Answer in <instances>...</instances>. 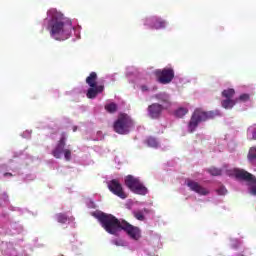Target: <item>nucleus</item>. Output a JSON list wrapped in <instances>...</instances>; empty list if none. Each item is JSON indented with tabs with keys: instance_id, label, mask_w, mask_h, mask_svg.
<instances>
[{
	"instance_id": "f257e3e1",
	"label": "nucleus",
	"mask_w": 256,
	"mask_h": 256,
	"mask_svg": "<svg viewBox=\"0 0 256 256\" xmlns=\"http://www.w3.org/2000/svg\"><path fill=\"white\" fill-rule=\"evenodd\" d=\"M47 15L50 17L48 23L50 37H53L56 41H65V39H69L71 31L73 30V22L68 18H65V16L55 8L50 9L47 12Z\"/></svg>"
},
{
	"instance_id": "f03ea898",
	"label": "nucleus",
	"mask_w": 256,
	"mask_h": 256,
	"mask_svg": "<svg viewBox=\"0 0 256 256\" xmlns=\"http://www.w3.org/2000/svg\"><path fill=\"white\" fill-rule=\"evenodd\" d=\"M93 217L99 221L101 227H103L106 233L116 235L118 231H121L123 220L117 219V217L113 216L112 214H107L105 212H94Z\"/></svg>"
},
{
	"instance_id": "7ed1b4c3",
	"label": "nucleus",
	"mask_w": 256,
	"mask_h": 256,
	"mask_svg": "<svg viewBox=\"0 0 256 256\" xmlns=\"http://www.w3.org/2000/svg\"><path fill=\"white\" fill-rule=\"evenodd\" d=\"M215 117H217V112L205 111L202 108H196L188 122V132L195 133L199 127V123L209 121V119H215Z\"/></svg>"
},
{
	"instance_id": "20e7f679",
	"label": "nucleus",
	"mask_w": 256,
	"mask_h": 256,
	"mask_svg": "<svg viewBox=\"0 0 256 256\" xmlns=\"http://www.w3.org/2000/svg\"><path fill=\"white\" fill-rule=\"evenodd\" d=\"M133 127H135L133 119L125 113H120L113 124V129L118 135H128Z\"/></svg>"
},
{
	"instance_id": "39448f33",
	"label": "nucleus",
	"mask_w": 256,
	"mask_h": 256,
	"mask_svg": "<svg viewBox=\"0 0 256 256\" xmlns=\"http://www.w3.org/2000/svg\"><path fill=\"white\" fill-rule=\"evenodd\" d=\"M157 81L162 85H169L175 79V70L171 67L155 70Z\"/></svg>"
},
{
	"instance_id": "423d86ee",
	"label": "nucleus",
	"mask_w": 256,
	"mask_h": 256,
	"mask_svg": "<svg viewBox=\"0 0 256 256\" xmlns=\"http://www.w3.org/2000/svg\"><path fill=\"white\" fill-rule=\"evenodd\" d=\"M236 179H240L241 181H246L250 186L251 195H256V177L255 175L245 171V170H236L235 171Z\"/></svg>"
},
{
	"instance_id": "0eeeda50",
	"label": "nucleus",
	"mask_w": 256,
	"mask_h": 256,
	"mask_svg": "<svg viewBox=\"0 0 256 256\" xmlns=\"http://www.w3.org/2000/svg\"><path fill=\"white\" fill-rule=\"evenodd\" d=\"M120 231H125L130 239L139 241L141 239V229L137 226L131 225L129 222L122 220V226Z\"/></svg>"
},
{
	"instance_id": "6e6552de",
	"label": "nucleus",
	"mask_w": 256,
	"mask_h": 256,
	"mask_svg": "<svg viewBox=\"0 0 256 256\" xmlns=\"http://www.w3.org/2000/svg\"><path fill=\"white\" fill-rule=\"evenodd\" d=\"M108 189L116 195L117 197H120V199H127V194L123 190V185L120 184L119 180L113 179L108 183Z\"/></svg>"
},
{
	"instance_id": "1a4fd4ad",
	"label": "nucleus",
	"mask_w": 256,
	"mask_h": 256,
	"mask_svg": "<svg viewBox=\"0 0 256 256\" xmlns=\"http://www.w3.org/2000/svg\"><path fill=\"white\" fill-rule=\"evenodd\" d=\"M186 185L189 187L190 191H194V193H198V195H209V190L201 186L199 182L188 179Z\"/></svg>"
},
{
	"instance_id": "9d476101",
	"label": "nucleus",
	"mask_w": 256,
	"mask_h": 256,
	"mask_svg": "<svg viewBox=\"0 0 256 256\" xmlns=\"http://www.w3.org/2000/svg\"><path fill=\"white\" fill-rule=\"evenodd\" d=\"M163 109H165L163 105L159 103H153L148 106V115L151 119H159L163 113Z\"/></svg>"
},
{
	"instance_id": "9b49d317",
	"label": "nucleus",
	"mask_w": 256,
	"mask_h": 256,
	"mask_svg": "<svg viewBox=\"0 0 256 256\" xmlns=\"http://www.w3.org/2000/svg\"><path fill=\"white\" fill-rule=\"evenodd\" d=\"M65 141H66L65 136H62L58 141L55 149L52 151V155L53 157H55V159H61V155H63L65 151V145H66Z\"/></svg>"
},
{
	"instance_id": "f8f14e48",
	"label": "nucleus",
	"mask_w": 256,
	"mask_h": 256,
	"mask_svg": "<svg viewBox=\"0 0 256 256\" xmlns=\"http://www.w3.org/2000/svg\"><path fill=\"white\" fill-rule=\"evenodd\" d=\"M151 29H165L167 22L161 18L153 17L148 20Z\"/></svg>"
},
{
	"instance_id": "ddd939ff",
	"label": "nucleus",
	"mask_w": 256,
	"mask_h": 256,
	"mask_svg": "<svg viewBox=\"0 0 256 256\" xmlns=\"http://www.w3.org/2000/svg\"><path fill=\"white\" fill-rule=\"evenodd\" d=\"M103 91H105V86L104 85H98V86L90 87L87 90L86 97L88 99H95L97 97V95L99 93H103Z\"/></svg>"
},
{
	"instance_id": "4468645a",
	"label": "nucleus",
	"mask_w": 256,
	"mask_h": 256,
	"mask_svg": "<svg viewBox=\"0 0 256 256\" xmlns=\"http://www.w3.org/2000/svg\"><path fill=\"white\" fill-rule=\"evenodd\" d=\"M140 181L135 178L132 175H128L125 177L124 183L126 185V187H128V189H130V191H132V189L139 183Z\"/></svg>"
},
{
	"instance_id": "2eb2a0df",
	"label": "nucleus",
	"mask_w": 256,
	"mask_h": 256,
	"mask_svg": "<svg viewBox=\"0 0 256 256\" xmlns=\"http://www.w3.org/2000/svg\"><path fill=\"white\" fill-rule=\"evenodd\" d=\"M154 98L157 99V101H160V103L166 105V108L171 106V101L166 93L156 94L154 95Z\"/></svg>"
},
{
	"instance_id": "dca6fc26",
	"label": "nucleus",
	"mask_w": 256,
	"mask_h": 256,
	"mask_svg": "<svg viewBox=\"0 0 256 256\" xmlns=\"http://www.w3.org/2000/svg\"><path fill=\"white\" fill-rule=\"evenodd\" d=\"M131 191L136 195H147V187L141 181Z\"/></svg>"
},
{
	"instance_id": "f3484780",
	"label": "nucleus",
	"mask_w": 256,
	"mask_h": 256,
	"mask_svg": "<svg viewBox=\"0 0 256 256\" xmlns=\"http://www.w3.org/2000/svg\"><path fill=\"white\" fill-rule=\"evenodd\" d=\"M86 83L89 87H96L97 85V72H91L86 78Z\"/></svg>"
},
{
	"instance_id": "a211bd4d",
	"label": "nucleus",
	"mask_w": 256,
	"mask_h": 256,
	"mask_svg": "<svg viewBox=\"0 0 256 256\" xmlns=\"http://www.w3.org/2000/svg\"><path fill=\"white\" fill-rule=\"evenodd\" d=\"M221 105L224 109H233L235 105H237V100H233L232 98H226L222 100Z\"/></svg>"
},
{
	"instance_id": "6ab92c4d",
	"label": "nucleus",
	"mask_w": 256,
	"mask_h": 256,
	"mask_svg": "<svg viewBox=\"0 0 256 256\" xmlns=\"http://www.w3.org/2000/svg\"><path fill=\"white\" fill-rule=\"evenodd\" d=\"M222 97H224L225 99H233V97H235V89L228 88L226 90H223Z\"/></svg>"
},
{
	"instance_id": "aec40b11",
	"label": "nucleus",
	"mask_w": 256,
	"mask_h": 256,
	"mask_svg": "<svg viewBox=\"0 0 256 256\" xmlns=\"http://www.w3.org/2000/svg\"><path fill=\"white\" fill-rule=\"evenodd\" d=\"M146 144L148 145V147H153L154 149H157V147H159V142L157 141V138L151 136L146 139Z\"/></svg>"
},
{
	"instance_id": "412c9836",
	"label": "nucleus",
	"mask_w": 256,
	"mask_h": 256,
	"mask_svg": "<svg viewBox=\"0 0 256 256\" xmlns=\"http://www.w3.org/2000/svg\"><path fill=\"white\" fill-rule=\"evenodd\" d=\"M189 113V110L186 108H179L176 110L175 115L176 117H179L180 119L185 117Z\"/></svg>"
},
{
	"instance_id": "4be33fe9",
	"label": "nucleus",
	"mask_w": 256,
	"mask_h": 256,
	"mask_svg": "<svg viewBox=\"0 0 256 256\" xmlns=\"http://www.w3.org/2000/svg\"><path fill=\"white\" fill-rule=\"evenodd\" d=\"M105 109L108 113H116L117 112V104L110 103L105 105Z\"/></svg>"
},
{
	"instance_id": "5701e85b",
	"label": "nucleus",
	"mask_w": 256,
	"mask_h": 256,
	"mask_svg": "<svg viewBox=\"0 0 256 256\" xmlns=\"http://www.w3.org/2000/svg\"><path fill=\"white\" fill-rule=\"evenodd\" d=\"M208 173H210V175H213L214 177H217V176L221 175V173H223V171L219 168L211 167L208 169Z\"/></svg>"
},
{
	"instance_id": "b1692460",
	"label": "nucleus",
	"mask_w": 256,
	"mask_h": 256,
	"mask_svg": "<svg viewBox=\"0 0 256 256\" xmlns=\"http://www.w3.org/2000/svg\"><path fill=\"white\" fill-rule=\"evenodd\" d=\"M56 219L58 221V223H67V221H69V218L67 217L66 214L63 213H59L56 215Z\"/></svg>"
},
{
	"instance_id": "393cba45",
	"label": "nucleus",
	"mask_w": 256,
	"mask_h": 256,
	"mask_svg": "<svg viewBox=\"0 0 256 256\" xmlns=\"http://www.w3.org/2000/svg\"><path fill=\"white\" fill-rule=\"evenodd\" d=\"M133 215L138 221H145V214H143V211H134Z\"/></svg>"
},
{
	"instance_id": "a878e982",
	"label": "nucleus",
	"mask_w": 256,
	"mask_h": 256,
	"mask_svg": "<svg viewBox=\"0 0 256 256\" xmlns=\"http://www.w3.org/2000/svg\"><path fill=\"white\" fill-rule=\"evenodd\" d=\"M248 159H249V161H255V159H256V147L250 148L249 153H248Z\"/></svg>"
},
{
	"instance_id": "bb28decb",
	"label": "nucleus",
	"mask_w": 256,
	"mask_h": 256,
	"mask_svg": "<svg viewBox=\"0 0 256 256\" xmlns=\"http://www.w3.org/2000/svg\"><path fill=\"white\" fill-rule=\"evenodd\" d=\"M237 103H239V101H242L243 103L249 101V94H241L239 96V98H236Z\"/></svg>"
},
{
	"instance_id": "cd10ccee",
	"label": "nucleus",
	"mask_w": 256,
	"mask_h": 256,
	"mask_svg": "<svg viewBox=\"0 0 256 256\" xmlns=\"http://www.w3.org/2000/svg\"><path fill=\"white\" fill-rule=\"evenodd\" d=\"M64 158L66 161H71V150L69 149H64Z\"/></svg>"
},
{
	"instance_id": "c85d7f7f",
	"label": "nucleus",
	"mask_w": 256,
	"mask_h": 256,
	"mask_svg": "<svg viewBox=\"0 0 256 256\" xmlns=\"http://www.w3.org/2000/svg\"><path fill=\"white\" fill-rule=\"evenodd\" d=\"M218 195H227V188H225V186H221L218 190H217Z\"/></svg>"
},
{
	"instance_id": "c756f323",
	"label": "nucleus",
	"mask_w": 256,
	"mask_h": 256,
	"mask_svg": "<svg viewBox=\"0 0 256 256\" xmlns=\"http://www.w3.org/2000/svg\"><path fill=\"white\" fill-rule=\"evenodd\" d=\"M114 245H116L117 247H123V241H121V240H115V241H114Z\"/></svg>"
},
{
	"instance_id": "7c9ffc66",
	"label": "nucleus",
	"mask_w": 256,
	"mask_h": 256,
	"mask_svg": "<svg viewBox=\"0 0 256 256\" xmlns=\"http://www.w3.org/2000/svg\"><path fill=\"white\" fill-rule=\"evenodd\" d=\"M4 177H13V174L10 172L4 173Z\"/></svg>"
},
{
	"instance_id": "2f4dec72",
	"label": "nucleus",
	"mask_w": 256,
	"mask_h": 256,
	"mask_svg": "<svg viewBox=\"0 0 256 256\" xmlns=\"http://www.w3.org/2000/svg\"><path fill=\"white\" fill-rule=\"evenodd\" d=\"M143 91H147V87L143 86L142 87Z\"/></svg>"
}]
</instances>
